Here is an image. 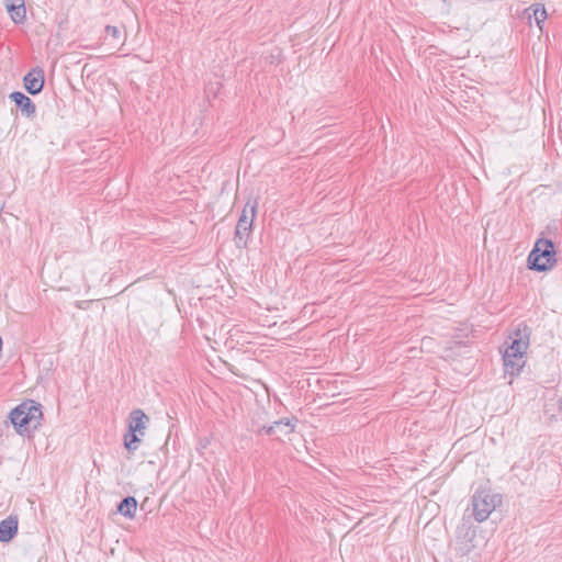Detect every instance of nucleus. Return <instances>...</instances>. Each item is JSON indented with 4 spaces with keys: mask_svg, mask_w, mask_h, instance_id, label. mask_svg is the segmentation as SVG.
I'll return each mask as SVG.
<instances>
[{
    "mask_svg": "<svg viewBox=\"0 0 562 562\" xmlns=\"http://www.w3.org/2000/svg\"><path fill=\"white\" fill-rule=\"evenodd\" d=\"M43 418L42 405L33 400H26L15 406L9 414V419L15 431L21 435H30L41 426Z\"/></svg>",
    "mask_w": 562,
    "mask_h": 562,
    "instance_id": "obj_1",
    "label": "nucleus"
},
{
    "mask_svg": "<svg viewBox=\"0 0 562 562\" xmlns=\"http://www.w3.org/2000/svg\"><path fill=\"white\" fill-rule=\"evenodd\" d=\"M149 424V417L140 408L133 409L127 418L128 430L124 435V447L133 453L138 449L142 437Z\"/></svg>",
    "mask_w": 562,
    "mask_h": 562,
    "instance_id": "obj_2",
    "label": "nucleus"
},
{
    "mask_svg": "<svg viewBox=\"0 0 562 562\" xmlns=\"http://www.w3.org/2000/svg\"><path fill=\"white\" fill-rule=\"evenodd\" d=\"M557 262L554 244L551 239L540 238L528 256V267L536 271L550 270Z\"/></svg>",
    "mask_w": 562,
    "mask_h": 562,
    "instance_id": "obj_3",
    "label": "nucleus"
},
{
    "mask_svg": "<svg viewBox=\"0 0 562 562\" xmlns=\"http://www.w3.org/2000/svg\"><path fill=\"white\" fill-rule=\"evenodd\" d=\"M502 496L490 490H476L472 496V516L479 522L485 521L495 508L501 505Z\"/></svg>",
    "mask_w": 562,
    "mask_h": 562,
    "instance_id": "obj_4",
    "label": "nucleus"
},
{
    "mask_svg": "<svg viewBox=\"0 0 562 562\" xmlns=\"http://www.w3.org/2000/svg\"><path fill=\"white\" fill-rule=\"evenodd\" d=\"M257 202H249L244 206L235 229V243L237 247H246L247 238L252 232V223L256 216Z\"/></svg>",
    "mask_w": 562,
    "mask_h": 562,
    "instance_id": "obj_5",
    "label": "nucleus"
},
{
    "mask_svg": "<svg viewBox=\"0 0 562 562\" xmlns=\"http://www.w3.org/2000/svg\"><path fill=\"white\" fill-rule=\"evenodd\" d=\"M509 345L504 351L515 352L518 355L527 353L530 340V329L525 324H518L513 334L509 336Z\"/></svg>",
    "mask_w": 562,
    "mask_h": 562,
    "instance_id": "obj_6",
    "label": "nucleus"
},
{
    "mask_svg": "<svg viewBox=\"0 0 562 562\" xmlns=\"http://www.w3.org/2000/svg\"><path fill=\"white\" fill-rule=\"evenodd\" d=\"M45 83L44 70L41 67L32 68L23 78L24 89L32 95L42 92Z\"/></svg>",
    "mask_w": 562,
    "mask_h": 562,
    "instance_id": "obj_7",
    "label": "nucleus"
},
{
    "mask_svg": "<svg viewBox=\"0 0 562 562\" xmlns=\"http://www.w3.org/2000/svg\"><path fill=\"white\" fill-rule=\"evenodd\" d=\"M262 431L274 439H280L281 436H286L294 431L293 419L281 418L270 426H262V428L258 430L259 434Z\"/></svg>",
    "mask_w": 562,
    "mask_h": 562,
    "instance_id": "obj_8",
    "label": "nucleus"
},
{
    "mask_svg": "<svg viewBox=\"0 0 562 562\" xmlns=\"http://www.w3.org/2000/svg\"><path fill=\"white\" fill-rule=\"evenodd\" d=\"M503 361L505 374L510 375L513 378L518 375L524 366L526 364V356L515 353L514 351L512 353L508 351H504Z\"/></svg>",
    "mask_w": 562,
    "mask_h": 562,
    "instance_id": "obj_9",
    "label": "nucleus"
},
{
    "mask_svg": "<svg viewBox=\"0 0 562 562\" xmlns=\"http://www.w3.org/2000/svg\"><path fill=\"white\" fill-rule=\"evenodd\" d=\"M10 100L14 102L15 106L27 119H33L36 114V105L33 100L21 91H13L9 95Z\"/></svg>",
    "mask_w": 562,
    "mask_h": 562,
    "instance_id": "obj_10",
    "label": "nucleus"
},
{
    "mask_svg": "<svg viewBox=\"0 0 562 562\" xmlns=\"http://www.w3.org/2000/svg\"><path fill=\"white\" fill-rule=\"evenodd\" d=\"M18 533V518L9 516L0 521V541L9 542Z\"/></svg>",
    "mask_w": 562,
    "mask_h": 562,
    "instance_id": "obj_11",
    "label": "nucleus"
},
{
    "mask_svg": "<svg viewBox=\"0 0 562 562\" xmlns=\"http://www.w3.org/2000/svg\"><path fill=\"white\" fill-rule=\"evenodd\" d=\"M5 9L13 23L24 24L26 21L25 0H21L18 4H7Z\"/></svg>",
    "mask_w": 562,
    "mask_h": 562,
    "instance_id": "obj_12",
    "label": "nucleus"
},
{
    "mask_svg": "<svg viewBox=\"0 0 562 562\" xmlns=\"http://www.w3.org/2000/svg\"><path fill=\"white\" fill-rule=\"evenodd\" d=\"M137 505L134 496H126L117 504L116 510L122 516L132 519L135 517Z\"/></svg>",
    "mask_w": 562,
    "mask_h": 562,
    "instance_id": "obj_13",
    "label": "nucleus"
},
{
    "mask_svg": "<svg viewBox=\"0 0 562 562\" xmlns=\"http://www.w3.org/2000/svg\"><path fill=\"white\" fill-rule=\"evenodd\" d=\"M525 15L529 20H531V18H533L536 21V24L541 29V24L547 19V11L542 4L536 3L525 10Z\"/></svg>",
    "mask_w": 562,
    "mask_h": 562,
    "instance_id": "obj_14",
    "label": "nucleus"
},
{
    "mask_svg": "<svg viewBox=\"0 0 562 562\" xmlns=\"http://www.w3.org/2000/svg\"><path fill=\"white\" fill-rule=\"evenodd\" d=\"M557 406V411H562V398L561 397H554L551 398L546 405H544V412L550 413L554 411V407Z\"/></svg>",
    "mask_w": 562,
    "mask_h": 562,
    "instance_id": "obj_15",
    "label": "nucleus"
},
{
    "mask_svg": "<svg viewBox=\"0 0 562 562\" xmlns=\"http://www.w3.org/2000/svg\"><path fill=\"white\" fill-rule=\"evenodd\" d=\"M105 34L108 36H111L114 41H119L121 38V30L117 26L114 25H106L105 26Z\"/></svg>",
    "mask_w": 562,
    "mask_h": 562,
    "instance_id": "obj_16",
    "label": "nucleus"
},
{
    "mask_svg": "<svg viewBox=\"0 0 562 562\" xmlns=\"http://www.w3.org/2000/svg\"><path fill=\"white\" fill-rule=\"evenodd\" d=\"M90 303H92V301H79L77 302V307L83 310L87 308Z\"/></svg>",
    "mask_w": 562,
    "mask_h": 562,
    "instance_id": "obj_17",
    "label": "nucleus"
},
{
    "mask_svg": "<svg viewBox=\"0 0 562 562\" xmlns=\"http://www.w3.org/2000/svg\"><path fill=\"white\" fill-rule=\"evenodd\" d=\"M3 2L7 7V4H18L19 2H21V0H3Z\"/></svg>",
    "mask_w": 562,
    "mask_h": 562,
    "instance_id": "obj_18",
    "label": "nucleus"
},
{
    "mask_svg": "<svg viewBox=\"0 0 562 562\" xmlns=\"http://www.w3.org/2000/svg\"><path fill=\"white\" fill-rule=\"evenodd\" d=\"M317 384H318V386H322V387H323V380H319V379H318Z\"/></svg>",
    "mask_w": 562,
    "mask_h": 562,
    "instance_id": "obj_19",
    "label": "nucleus"
}]
</instances>
